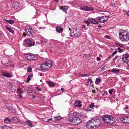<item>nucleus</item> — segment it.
<instances>
[{
  "instance_id": "nucleus-19",
  "label": "nucleus",
  "mask_w": 129,
  "mask_h": 129,
  "mask_svg": "<svg viewBox=\"0 0 129 129\" xmlns=\"http://www.w3.org/2000/svg\"><path fill=\"white\" fill-rule=\"evenodd\" d=\"M34 33L33 31V30H29V32H28L27 34V35L29 36L30 37H34Z\"/></svg>"
},
{
  "instance_id": "nucleus-33",
  "label": "nucleus",
  "mask_w": 129,
  "mask_h": 129,
  "mask_svg": "<svg viewBox=\"0 0 129 129\" xmlns=\"http://www.w3.org/2000/svg\"><path fill=\"white\" fill-rule=\"evenodd\" d=\"M54 119L56 120H59L61 118L60 116L54 117Z\"/></svg>"
},
{
  "instance_id": "nucleus-45",
  "label": "nucleus",
  "mask_w": 129,
  "mask_h": 129,
  "mask_svg": "<svg viewBox=\"0 0 129 129\" xmlns=\"http://www.w3.org/2000/svg\"><path fill=\"white\" fill-rule=\"evenodd\" d=\"M52 118H51L50 119H48L47 121L50 123H51L52 121Z\"/></svg>"
},
{
  "instance_id": "nucleus-14",
  "label": "nucleus",
  "mask_w": 129,
  "mask_h": 129,
  "mask_svg": "<svg viewBox=\"0 0 129 129\" xmlns=\"http://www.w3.org/2000/svg\"><path fill=\"white\" fill-rule=\"evenodd\" d=\"M2 75L3 76L8 78L12 77V76L7 71H6L3 73Z\"/></svg>"
},
{
  "instance_id": "nucleus-56",
  "label": "nucleus",
  "mask_w": 129,
  "mask_h": 129,
  "mask_svg": "<svg viewBox=\"0 0 129 129\" xmlns=\"http://www.w3.org/2000/svg\"><path fill=\"white\" fill-rule=\"evenodd\" d=\"M127 15L129 16V11H128L127 13Z\"/></svg>"
},
{
  "instance_id": "nucleus-24",
  "label": "nucleus",
  "mask_w": 129,
  "mask_h": 129,
  "mask_svg": "<svg viewBox=\"0 0 129 129\" xmlns=\"http://www.w3.org/2000/svg\"><path fill=\"white\" fill-rule=\"evenodd\" d=\"M4 120L5 123H9L11 121V119H9L8 118H7L5 119Z\"/></svg>"
},
{
  "instance_id": "nucleus-26",
  "label": "nucleus",
  "mask_w": 129,
  "mask_h": 129,
  "mask_svg": "<svg viewBox=\"0 0 129 129\" xmlns=\"http://www.w3.org/2000/svg\"><path fill=\"white\" fill-rule=\"evenodd\" d=\"M77 32H79L77 31V28H73L72 29L71 32H73L74 34L76 33Z\"/></svg>"
},
{
  "instance_id": "nucleus-48",
  "label": "nucleus",
  "mask_w": 129,
  "mask_h": 129,
  "mask_svg": "<svg viewBox=\"0 0 129 129\" xmlns=\"http://www.w3.org/2000/svg\"><path fill=\"white\" fill-rule=\"evenodd\" d=\"M105 37L106 38L108 39H109L110 38L109 36H106Z\"/></svg>"
},
{
  "instance_id": "nucleus-64",
  "label": "nucleus",
  "mask_w": 129,
  "mask_h": 129,
  "mask_svg": "<svg viewBox=\"0 0 129 129\" xmlns=\"http://www.w3.org/2000/svg\"><path fill=\"white\" fill-rule=\"evenodd\" d=\"M23 35L24 36H26V35L25 34V33H23Z\"/></svg>"
},
{
  "instance_id": "nucleus-58",
  "label": "nucleus",
  "mask_w": 129,
  "mask_h": 129,
  "mask_svg": "<svg viewBox=\"0 0 129 129\" xmlns=\"http://www.w3.org/2000/svg\"><path fill=\"white\" fill-rule=\"evenodd\" d=\"M98 27H102V26L101 25H99L98 26Z\"/></svg>"
},
{
  "instance_id": "nucleus-31",
  "label": "nucleus",
  "mask_w": 129,
  "mask_h": 129,
  "mask_svg": "<svg viewBox=\"0 0 129 129\" xmlns=\"http://www.w3.org/2000/svg\"><path fill=\"white\" fill-rule=\"evenodd\" d=\"M115 44L116 45L120 47H123V45L122 44L119 42L116 43Z\"/></svg>"
},
{
  "instance_id": "nucleus-63",
  "label": "nucleus",
  "mask_w": 129,
  "mask_h": 129,
  "mask_svg": "<svg viewBox=\"0 0 129 129\" xmlns=\"http://www.w3.org/2000/svg\"><path fill=\"white\" fill-rule=\"evenodd\" d=\"M128 108V107L127 106H126V107H125V109H127Z\"/></svg>"
},
{
  "instance_id": "nucleus-35",
  "label": "nucleus",
  "mask_w": 129,
  "mask_h": 129,
  "mask_svg": "<svg viewBox=\"0 0 129 129\" xmlns=\"http://www.w3.org/2000/svg\"><path fill=\"white\" fill-rule=\"evenodd\" d=\"M6 108H7L10 111H12L13 108L11 107L6 106Z\"/></svg>"
},
{
  "instance_id": "nucleus-50",
  "label": "nucleus",
  "mask_w": 129,
  "mask_h": 129,
  "mask_svg": "<svg viewBox=\"0 0 129 129\" xmlns=\"http://www.w3.org/2000/svg\"><path fill=\"white\" fill-rule=\"evenodd\" d=\"M125 57H127H127H129V54H125Z\"/></svg>"
},
{
  "instance_id": "nucleus-3",
  "label": "nucleus",
  "mask_w": 129,
  "mask_h": 129,
  "mask_svg": "<svg viewBox=\"0 0 129 129\" xmlns=\"http://www.w3.org/2000/svg\"><path fill=\"white\" fill-rule=\"evenodd\" d=\"M69 122H71L74 125H77L80 124L81 122V120L77 116H73L70 117L69 119Z\"/></svg>"
},
{
  "instance_id": "nucleus-40",
  "label": "nucleus",
  "mask_w": 129,
  "mask_h": 129,
  "mask_svg": "<svg viewBox=\"0 0 129 129\" xmlns=\"http://www.w3.org/2000/svg\"><path fill=\"white\" fill-rule=\"evenodd\" d=\"M109 93L110 94H111L112 93V92L113 91V90L112 89H110L109 90Z\"/></svg>"
},
{
  "instance_id": "nucleus-9",
  "label": "nucleus",
  "mask_w": 129,
  "mask_h": 129,
  "mask_svg": "<svg viewBox=\"0 0 129 129\" xmlns=\"http://www.w3.org/2000/svg\"><path fill=\"white\" fill-rule=\"evenodd\" d=\"M94 120V124L95 126V129L100 125V120L99 119H95Z\"/></svg>"
},
{
  "instance_id": "nucleus-61",
  "label": "nucleus",
  "mask_w": 129,
  "mask_h": 129,
  "mask_svg": "<svg viewBox=\"0 0 129 129\" xmlns=\"http://www.w3.org/2000/svg\"><path fill=\"white\" fill-rule=\"evenodd\" d=\"M40 76H42V74L41 73H40Z\"/></svg>"
},
{
  "instance_id": "nucleus-11",
  "label": "nucleus",
  "mask_w": 129,
  "mask_h": 129,
  "mask_svg": "<svg viewBox=\"0 0 129 129\" xmlns=\"http://www.w3.org/2000/svg\"><path fill=\"white\" fill-rule=\"evenodd\" d=\"M81 102L80 101H76L74 104V107H78L80 108L82 106Z\"/></svg>"
},
{
  "instance_id": "nucleus-12",
  "label": "nucleus",
  "mask_w": 129,
  "mask_h": 129,
  "mask_svg": "<svg viewBox=\"0 0 129 129\" xmlns=\"http://www.w3.org/2000/svg\"><path fill=\"white\" fill-rule=\"evenodd\" d=\"M20 6V5L19 2H17L14 3L12 5L13 7L15 9L18 8Z\"/></svg>"
},
{
  "instance_id": "nucleus-10",
  "label": "nucleus",
  "mask_w": 129,
  "mask_h": 129,
  "mask_svg": "<svg viewBox=\"0 0 129 129\" xmlns=\"http://www.w3.org/2000/svg\"><path fill=\"white\" fill-rule=\"evenodd\" d=\"M25 57L27 60H34V56L33 55L31 54H25Z\"/></svg>"
},
{
  "instance_id": "nucleus-38",
  "label": "nucleus",
  "mask_w": 129,
  "mask_h": 129,
  "mask_svg": "<svg viewBox=\"0 0 129 129\" xmlns=\"http://www.w3.org/2000/svg\"><path fill=\"white\" fill-rule=\"evenodd\" d=\"M25 29H25V31L26 33V35H27V34L28 33V32H29V29L28 28L26 29V28L25 27Z\"/></svg>"
},
{
  "instance_id": "nucleus-60",
  "label": "nucleus",
  "mask_w": 129,
  "mask_h": 129,
  "mask_svg": "<svg viewBox=\"0 0 129 129\" xmlns=\"http://www.w3.org/2000/svg\"><path fill=\"white\" fill-rule=\"evenodd\" d=\"M32 96H33V98H35V96L34 95H32Z\"/></svg>"
},
{
  "instance_id": "nucleus-57",
  "label": "nucleus",
  "mask_w": 129,
  "mask_h": 129,
  "mask_svg": "<svg viewBox=\"0 0 129 129\" xmlns=\"http://www.w3.org/2000/svg\"><path fill=\"white\" fill-rule=\"evenodd\" d=\"M118 56H116L114 58V60H115L116 59V58L118 57Z\"/></svg>"
},
{
  "instance_id": "nucleus-17",
  "label": "nucleus",
  "mask_w": 129,
  "mask_h": 129,
  "mask_svg": "<svg viewBox=\"0 0 129 129\" xmlns=\"http://www.w3.org/2000/svg\"><path fill=\"white\" fill-rule=\"evenodd\" d=\"M80 33L79 32H77L76 33L74 34L73 32H71L70 35L73 38H75L78 36H79Z\"/></svg>"
},
{
  "instance_id": "nucleus-16",
  "label": "nucleus",
  "mask_w": 129,
  "mask_h": 129,
  "mask_svg": "<svg viewBox=\"0 0 129 129\" xmlns=\"http://www.w3.org/2000/svg\"><path fill=\"white\" fill-rule=\"evenodd\" d=\"M115 122V119L113 117L110 116L108 122V124H112Z\"/></svg>"
},
{
  "instance_id": "nucleus-39",
  "label": "nucleus",
  "mask_w": 129,
  "mask_h": 129,
  "mask_svg": "<svg viewBox=\"0 0 129 129\" xmlns=\"http://www.w3.org/2000/svg\"><path fill=\"white\" fill-rule=\"evenodd\" d=\"M10 32H11V33H12V34H14V31L11 28H10L9 29V30H8Z\"/></svg>"
},
{
  "instance_id": "nucleus-44",
  "label": "nucleus",
  "mask_w": 129,
  "mask_h": 129,
  "mask_svg": "<svg viewBox=\"0 0 129 129\" xmlns=\"http://www.w3.org/2000/svg\"><path fill=\"white\" fill-rule=\"evenodd\" d=\"M36 88L39 91H40L41 90V88L39 87L38 86H37L36 87Z\"/></svg>"
},
{
  "instance_id": "nucleus-34",
  "label": "nucleus",
  "mask_w": 129,
  "mask_h": 129,
  "mask_svg": "<svg viewBox=\"0 0 129 129\" xmlns=\"http://www.w3.org/2000/svg\"><path fill=\"white\" fill-rule=\"evenodd\" d=\"M101 79L98 78H97L96 79V80L95 81V83H98L101 81Z\"/></svg>"
},
{
  "instance_id": "nucleus-21",
  "label": "nucleus",
  "mask_w": 129,
  "mask_h": 129,
  "mask_svg": "<svg viewBox=\"0 0 129 129\" xmlns=\"http://www.w3.org/2000/svg\"><path fill=\"white\" fill-rule=\"evenodd\" d=\"M122 61L124 63L127 62H128V60L126 57H123L122 58Z\"/></svg>"
},
{
  "instance_id": "nucleus-1",
  "label": "nucleus",
  "mask_w": 129,
  "mask_h": 129,
  "mask_svg": "<svg viewBox=\"0 0 129 129\" xmlns=\"http://www.w3.org/2000/svg\"><path fill=\"white\" fill-rule=\"evenodd\" d=\"M120 39L123 42H127L129 40V34L126 31L122 30L119 33Z\"/></svg>"
},
{
  "instance_id": "nucleus-5",
  "label": "nucleus",
  "mask_w": 129,
  "mask_h": 129,
  "mask_svg": "<svg viewBox=\"0 0 129 129\" xmlns=\"http://www.w3.org/2000/svg\"><path fill=\"white\" fill-rule=\"evenodd\" d=\"M94 119H92L88 121L86 123V127L89 129H95L94 123Z\"/></svg>"
},
{
  "instance_id": "nucleus-8",
  "label": "nucleus",
  "mask_w": 129,
  "mask_h": 129,
  "mask_svg": "<svg viewBox=\"0 0 129 129\" xmlns=\"http://www.w3.org/2000/svg\"><path fill=\"white\" fill-rule=\"evenodd\" d=\"M121 121L124 123H129V116L121 118L120 119Z\"/></svg>"
},
{
  "instance_id": "nucleus-52",
  "label": "nucleus",
  "mask_w": 129,
  "mask_h": 129,
  "mask_svg": "<svg viewBox=\"0 0 129 129\" xmlns=\"http://www.w3.org/2000/svg\"><path fill=\"white\" fill-rule=\"evenodd\" d=\"M80 75H82V76H86V75H88V76L90 75L89 74H84V75H81V74H80Z\"/></svg>"
},
{
  "instance_id": "nucleus-29",
  "label": "nucleus",
  "mask_w": 129,
  "mask_h": 129,
  "mask_svg": "<svg viewBox=\"0 0 129 129\" xmlns=\"http://www.w3.org/2000/svg\"><path fill=\"white\" fill-rule=\"evenodd\" d=\"M47 83H48V85L49 86H51V87L54 86H55V85H54V83H52V82H50V81L48 82Z\"/></svg>"
},
{
  "instance_id": "nucleus-18",
  "label": "nucleus",
  "mask_w": 129,
  "mask_h": 129,
  "mask_svg": "<svg viewBox=\"0 0 129 129\" xmlns=\"http://www.w3.org/2000/svg\"><path fill=\"white\" fill-rule=\"evenodd\" d=\"M56 31L59 33H62L63 30V28L60 26L57 27L56 28Z\"/></svg>"
},
{
  "instance_id": "nucleus-2",
  "label": "nucleus",
  "mask_w": 129,
  "mask_h": 129,
  "mask_svg": "<svg viewBox=\"0 0 129 129\" xmlns=\"http://www.w3.org/2000/svg\"><path fill=\"white\" fill-rule=\"evenodd\" d=\"M52 62L51 60L46 61V63L41 64V68L43 71H45L52 67Z\"/></svg>"
},
{
  "instance_id": "nucleus-55",
  "label": "nucleus",
  "mask_w": 129,
  "mask_h": 129,
  "mask_svg": "<svg viewBox=\"0 0 129 129\" xmlns=\"http://www.w3.org/2000/svg\"><path fill=\"white\" fill-rule=\"evenodd\" d=\"M61 91H64V88H61Z\"/></svg>"
},
{
  "instance_id": "nucleus-47",
  "label": "nucleus",
  "mask_w": 129,
  "mask_h": 129,
  "mask_svg": "<svg viewBox=\"0 0 129 129\" xmlns=\"http://www.w3.org/2000/svg\"><path fill=\"white\" fill-rule=\"evenodd\" d=\"M89 81L90 83H92V80L90 79H87Z\"/></svg>"
},
{
  "instance_id": "nucleus-36",
  "label": "nucleus",
  "mask_w": 129,
  "mask_h": 129,
  "mask_svg": "<svg viewBox=\"0 0 129 129\" xmlns=\"http://www.w3.org/2000/svg\"><path fill=\"white\" fill-rule=\"evenodd\" d=\"M84 22L85 23L87 24V26L90 23V22L88 20H86Z\"/></svg>"
},
{
  "instance_id": "nucleus-23",
  "label": "nucleus",
  "mask_w": 129,
  "mask_h": 129,
  "mask_svg": "<svg viewBox=\"0 0 129 129\" xmlns=\"http://www.w3.org/2000/svg\"><path fill=\"white\" fill-rule=\"evenodd\" d=\"M26 124L27 125L29 126L32 127L33 126L32 124H31V122L29 121H26L25 122Z\"/></svg>"
},
{
  "instance_id": "nucleus-53",
  "label": "nucleus",
  "mask_w": 129,
  "mask_h": 129,
  "mask_svg": "<svg viewBox=\"0 0 129 129\" xmlns=\"http://www.w3.org/2000/svg\"><path fill=\"white\" fill-rule=\"evenodd\" d=\"M100 57H98L97 58V60H100Z\"/></svg>"
},
{
  "instance_id": "nucleus-27",
  "label": "nucleus",
  "mask_w": 129,
  "mask_h": 129,
  "mask_svg": "<svg viewBox=\"0 0 129 129\" xmlns=\"http://www.w3.org/2000/svg\"><path fill=\"white\" fill-rule=\"evenodd\" d=\"M33 74H31L29 75L27 78V82H28L31 79V78L33 76Z\"/></svg>"
},
{
  "instance_id": "nucleus-13",
  "label": "nucleus",
  "mask_w": 129,
  "mask_h": 129,
  "mask_svg": "<svg viewBox=\"0 0 129 129\" xmlns=\"http://www.w3.org/2000/svg\"><path fill=\"white\" fill-rule=\"evenodd\" d=\"M110 116H103L102 118L103 121L105 123L108 124L109 122Z\"/></svg>"
},
{
  "instance_id": "nucleus-15",
  "label": "nucleus",
  "mask_w": 129,
  "mask_h": 129,
  "mask_svg": "<svg viewBox=\"0 0 129 129\" xmlns=\"http://www.w3.org/2000/svg\"><path fill=\"white\" fill-rule=\"evenodd\" d=\"M88 19V20L93 24H97L99 23V22L97 21L92 18L89 17Z\"/></svg>"
},
{
  "instance_id": "nucleus-54",
  "label": "nucleus",
  "mask_w": 129,
  "mask_h": 129,
  "mask_svg": "<svg viewBox=\"0 0 129 129\" xmlns=\"http://www.w3.org/2000/svg\"><path fill=\"white\" fill-rule=\"evenodd\" d=\"M105 67V66H104L103 67H102L101 69V70L102 71L104 69V68Z\"/></svg>"
},
{
  "instance_id": "nucleus-25",
  "label": "nucleus",
  "mask_w": 129,
  "mask_h": 129,
  "mask_svg": "<svg viewBox=\"0 0 129 129\" xmlns=\"http://www.w3.org/2000/svg\"><path fill=\"white\" fill-rule=\"evenodd\" d=\"M4 20L5 21L7 22L8 23L12 24H13L14 23V21H13L12 20H11L10 19L9 20H8L6 19H4Z\"/></svg>"
},
{
  "instance_id": "nucleus-20",
  "label": "nucleus",
  "mask_w": 129,
  "mask_h": 129,
  "mask_svg": "<svg viewBox=\"0 0 129 129\" xmlns=\"http://www.w3.org/2000/svg\"><path fill=\"white\" fill-rule=\"evenodd\" d=\"M120 71L119 69H116L115 68L112 69L111 70V72L114 73H117L119 72Z\"/></svg>"
},
{
  "instance_id": "nucleus-46",
  "label": "nucleus",
  "mask_w": 129,
  "mask_h": 129,
  "mask_svg": "<svg viewBox=\"0 0 129 129\" xmlns=\"http://www.w3.org/2000/svg\"><path fill=\"white\" fill-rule=\"evenodd\" d=\"M22 94H18V97L20 99H21L22 98V96L21 95Z\"/></svg>"
},
{
  "instance_id": "nucleus-32",
  "label": "nucleus",
  "mask_w": 129,
  "mask_h": 129,
  "mask_svg": "<svg viewBox=\"0 0 129 129\" xmlns=\"http://www.w3.org/2000/svg\"><path fill=\"white\" fill-rule=\"evenodd\" d=\"M17 92L19 93V94H22L23 93L22 91L20 88H18L17 89Z\"/></svg>"
},
{
  "instance_id": "nucleus-28",
  "label": "nucleus",
  "mask_w": 129,
  "mask_h": 129,
  "mask_svg": "<svg viewBox=\"0 0 129 129\" xmlns=\"http://www.w3.org/2000/svg\"><path fill=\"white\" fill-rule=\"evenodd\" d=\"M61 9L64 11H66L68 9L67 7L66 6H62L61 7Z\"/></svg>"
},
{
  "instance_id": "nucleus-7",
  "label": "nucleus",
  "mask_w": 129,
  "mask_h": 129,
  "mask_svg": "<svg viewBox=\"0 0 129 129\" xmlns=\"http://www.w3.org/2000/svg\"><path fill=\"white\" fill-rule=\"evenodd\" d=\"M80 9L82 10H84L86 11H92L94 10L93 8L87 6L80 7Z\"/></svg>"
},
{
  "instance_id": "nucleus-51",
  "label": "nucleus",
  "mask_w": 129,
  "mask_h": 129,
  "mask_svg": "<svg viewBox=\"0 0 129 129\" xmlns=\"http://www.w3.org/2000/svg\"><path fill=\"white\" fill-rule=\"evenodd\" d=\"M91 110V109H86V111H90Z\"/></svg>"
},
{
  "instance_id": "nucleus-49",
  "label": "nucleus",
  "mask_w": 129,
  "mask_h": 129,
  "mask_svg": "<svg viewBox=\"0 0 129 129\" xmlns=\"http://www.w3.org/2000/svg\"><path fill=\"white\" fill-rule=\"evenodd\" d=\"M5 27L7 29V30H9V29H10V28H9L8 26L7 25H6V26H5Z\"/></svg>"
},
{
  "instance_id": "nucleus-42",
  "label": "nucleus",
  "mask_w": 129,
  "mask_h": 129,
  "mask_svg": "<svg viewBox=\"0 0 129 129\" xmlns=\"http://www.w3.org/2000/svg\"><path fill=\"white\" fill-rule=\"evenodd\" d=\"M118 50L119 52H122V50L119 47H118Z\"/></svg>"
},
{
  "instance_id": "nucleus-30",
  "label": "nucleus",
  "mask_w": 129,
  "mask_h": 129,
  "mask_svg": "<svg viewBox=\"0 0 129 129\" xmlns=\"http://www.w3.org/2000/svg\"><path fill=\"white\" fill-rule=\"evenodd\" d=\"M11 119L13 120V122H17L18 121V119L16 117H12L11 118Z\"/></svg>"
},
{
  "instance_id": "nucleus-43",
  "label": "nucleus",
  "mask_w": 129,
  "mask_h": 129,
  "mask_svg": "<svg viewBox=\"0 0 129 129\" xmlns=\"http://www.w3.org/2000/svg\"><path fill=\"white\" fill-rule=\"evenodd\" d=\"M117 51H114L113 53H112V56H114V55L116 54L117 53Z\"/></svg>"
},
{
  "instance_id": "nucleus-37",
  "label": "nucleus",
  "mask_w": 129,
  "mask_h": 129,
  "mask_svg": "<svg viewBox=\"0 0 129 129\" xmlns=\"http://www.w3.org/2000/svg\"><path fill=\"white\" fill-rule=\"evenodd\" d=\"M94 104L93 103H92L89 105L91 109H92L93 107H94Z\"/></svg>"
},
{
  "instance_id": "nucleus-22",
  "label": "nucleus",
  "mask_w": 129,
  "mask_h": 129,
  "mask_svg": "<svg viewBox=\"0 0 129 129\" xmlns=\"http://www.w3.org/2000/svg\"><path fill=\"white\" fill-rule=\"evenodd\" d=\"M1 128L2 129H11V127H9L6 125L2 126L1 127Z\"/></svg>"
},
{
  "instance_id": "nucleus-59",
  "label": "nucleus",
  "mask_w": 129,
  "mask_h": 129,
  "mask_svg": "<svg viewBox=\"0 0 129 129\" xmlns=\"http://www.w3.org/2000/svg\"><path fill=\"white\" fill-rule=\"evenodd\" d=\"M95 90H92V92L93 93H95Z\"/></svg>"
},
{
  "instance_id": "nucleus-6",
  "label": "nucleus",
  "mask_w": 129,
  "mask_h": 129,
  "mask_svg": "<svg viewBox=\"0 0 129 129\" xmlns=\"http://www.w3.org/2000/svg\"><path fill=\"white\" fill-rule=\"evenodd\" d=\"M108 16H102L100 17L99 19V21L100 23H104L107 21L109 19Z\"/></svg>"
},
{
  "instance_id": "nucleus-62",
  "label": "nucleus",
  "mask_w": 129,
  "mask_h": 129,
  "mask_svg": "<svg viewBox=\"0 0 129 129\" xmlns=\"http://www.w3.org/2000/svg\"><path fill=\"white\" fill-rule=\"evenodd\" d=\"M82 27L83 28H84L85 27V25H83V26H82Z\"/></svg>"
},
{
  "instance_id": "nucleus-4",
  "label": "nucleus",
  "mask_w": 129,
  "mask_h": 129,
  "mask_svg": "<svg viewBox=\"0 0 129 129\" xmlns=\"http://www.w3.org/2000/svg\"><path fill=\"white\" fill-rule=\"evenodd\" d=\"M35 44L34 40L31 39H25L24 41V46L25 47H31Z\"/></svg>"
},
{
  "instance_id": "nucleus-41",
  "label": "nucleus",
  "mask_w": 129,
  "mask_h": 129,
  "mask_svg": "<svg viewBox=\"0 0 129 129\" xmlns=\"http://www.w3.org/2000/svg\"><path fill=\"white\" fill-rule=\"evenodd\" d=\"M31 71V68L30 67H28L27 69V72H30Z\"/></svg>"
}]
</instances>
